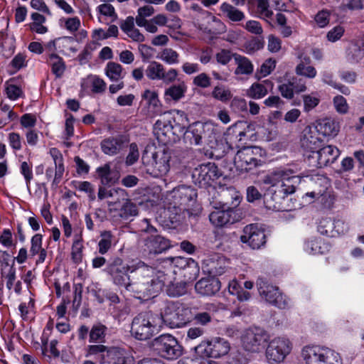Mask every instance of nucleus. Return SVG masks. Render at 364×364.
<instances>
[{
    "mask_svg": "<svg viewBox=\"0 0 364 364\" xmlns=\"http://www.w3.org/2000/svg\"><path fill=\"white\" fill-rule=\"evenodd\" d=\"M213 315L208 312H198L196 313L193 318V321L196 324H199L202 326L208 325L212 321Z\"/></svg>",
    "mask_w": 364,
    "mask_h": 364,
    "instance_id": "4d7b16f0",
    "label": "nucleus"
},
{
    "mask_svg": "<svg viewBox=\"0 0 364 364\" xmlns=\"http://www.w3.org/2000/svg\"><path fill=\"white\" fill-rule=\"evenodd\" d=\"M346 56L348 60L351 63H358L364 58V51L361 50V46L358 42H351L347 50Z\"/></svg>",
    "mask_w": 364,
    "mask_h": 364,
    "instance_id": "e433bc0d",
    "label": "nucleus"
},
{
    "mask_svg": "<svg viewBox=\"0 0 364 364\" xmlns=\"http://www.w3.org/2000/svg\"><path fill=\"white\" fill-rule=\"evenodd\" d=\"M161 328L162 320L159 314L145 311L134 317L130 332L136 339L146 341L159 333Z\"/></svg>",
    "mask_w": 364,
    "mask_h": 364,
    "instance_id": "20e7f679",
    "label": "nucleus"
},
{
    "mask_svg": "<svg viewBox=\"0 0 364 364\" xmlns=\"http://www.w3.org/2000/svg\"><path fill=\"white\" fill-rule=\"evenodd\" d=\"M318 232L328 237H333V220L331 218H323L318 225Z\"/></svg>",
    "mask_w": 364,
    "mask_h": 364,
    "instance_id": "09e8293b",
    "label": "nucleus"
},
{
    "mask_svg": "<svg viewBox=\"0 0 364 364\" xmlns=\"http://www.w3.org/2000/svg\"><path fill=\"white\" fill-rule=\"evenodd\" d=\"M301 356L305 364H343L340 353L326 346H305Z\"/></svg>",
    "mask_w": 364,
    "mask_h": 364,
    "instance_id": "0eeeda50",
    "label": "nucleus"
},
{
    "mask_svg": "<svg viewBox=\"0 0 364 364\" xmlns=\"http://www.w3.org/2000/svg\"><path fill=\"white\" fill-rule=\"evenodd\" d=\"M94 356L100 364H134V359L124 349L95 344L87 346L86 357Z\"/></svg>",
    "mask_w": 364,
    "mask_h": 364,
    "instance_id": "39448f33",
    "label": "nucleus"
},
{
    "mask_svg": "<svg viewBox=\"0 0 364 364\" xmlns=\"http://www.w3.org/2000/svg\"><path fill=\"white\" fill-rule=\"evenodd\" d=\"M144 252L149 254H159L168 250L171 245L169 240L159 235H153L148 236L144 239Z\"/></svg>",
    "mask_w": 364,
    "mask_h": 364,
    "instance_id": "5701e85b",
    "label": "nucleus"
},
{
    "mask_svg": "<svg viewBox=\"0 0 364 364\" xmlns=\"http://www.w3.org/2000/svg\"><path fill=\"white\" fill-rule=\"evenodd\" d=\"M264 151L258 146H247L239 150L234 158L236 168L240 171H248L262 166Z\"/></svg>",
    "mask_w": 364,
    "mask_h": 364,
    "instance_id": "f8f14e48",
    "label": "nucleus"
},
{
    "mask_svg": "<svg viewBox=\"0 0 364 364\" xmlns=\"http://www.w3.org/2000/svg\"><path fill=\"white\" fill-rule=\"evenodd\" d=\"M333 105L336 110L340 114H346L348 111L347 101L341 95H337L333 98Z\"/></svg>",
    "mask_w": 364,
    "mask_h": 364,
    "instance_id": "6e6d98bb",
    "label": "nucleus"
},
{
    "mask_svg": "<svg viewBox=\"0 0 364 364\" xmlns=\"http://www.w3.org/2000/svg\"><path fill=\"white\" fill-rule=\"evenodd\" d=\"M269 340L267 333L259 328H252L245 331L242 336V344L244 349L251 353L262 351Z\"/></svg>",
    "mask_w": 364,
    "mask_h": 364,
    "instance_id": "2eb2a0df",
    "label": "nucleus"
},
{
    "mask_svg": "<svg viewBox=\"0 0 364 364\" xmlns=\"http://www.w3.org/2000/svg\"><path fill=\"white\" fill-rule=\"evenodd\" d=\"M331 12L328 9L319 11L314 16V21L319 28H325L330 22Z\"/></svg>",
    "mask_w": 364,
    "mask_h": 364,
    "instance_id": "8fccbe9b",
    "label": "nucleus"
},
{
    "mask_svg": "<svg viewBox=\"0 0 364 364\" xmlns=\"http://www.w3.org/2000/svg\"><path fill=\"white\" fill-rule=\"evenodd\" d=\"M257 12L262 18H271L273 16V11L269 9L268 0H256Z\"/></svg>",
    "mask_w": 364,
    "mask_h": 364,
    "instance_id": "de8ad7c7",
    "label": "nucleus"
},
{
    "mask_svg": "<svg viewBox=\"0 0 364 364\" xmlns=\"http://www.w3.org/2000/svg\"><path fill=\"white\" fill-rule=\"evenodd\" d=\"M341 154L340 150L335 146L323 145L314 152V154L308 156L310 163L314 167L322 168L333 164Z\"/></svg>",
    "mask_w": 364,
    "mask_h": 364,
    "instance_id": "a211bd4d",
    "label": "nucleus"
},
{
    "mask_svg": "<svg viewBox=\"0 0 364 364\" xmlns=\"http://www.w3.org/2000/svg\"><path fill=\"white\" fill-rule=\"evenodd\" d=\"M187 87L183 82L178 85H174L168 87L165 91V96L169 97L175 101L179 100L186 92Z\"/></svg>",
    "mask_w": 364,
    "mask_h": 364,
    "instance_id": "ea45409f",
    "label": "nucleus"
},
{
    "mask_svg": "<svg viewBox=\"0 0 364 364\" xmlns=\"http://www.w3.org/2000/svg\"><path fill=\"white\" fill-rule=\"evenodd\" d=\"M280 176L277 170L265 176L262 180L264 184L269 186L264 195V205L267 208L275 211L280 210L282 200L286 197Z\"/></svg>",
    "mask_w": 364,
    "mask_h": 364,
    "instance_id": "6e6552de",
    "label": "nucleus"
},
{
    "mask_svg": "<svg viewBox=\"0 0 364 364\" xmlns=\"http://www.w3.org/2000/svg\"><path fill=\"white\" fill-rule=\"evenodd\" d=\"M153 346L161 357L173 360L182 353L181 346L178 341L169 334L161 335L153 341Z\"/></svg>",
    "mask_w": 364,
    "mask_h": 364,
    "instance_id": "4468645a",
    "label": "nucleus"
},
{
    "mask_svg": "<svg viewBox=\"0 0 364 364\" xmlns=\"http://www.w3.org/2000/svg\"><path fill=\"white\" fill-rule=\"evenodd\" d=\"M220 10L223 15L231 21L239 22L245 18L243 11L228 2H223L220 6Z\"/></svg>",
    "mask_w": 364,
    "mask_h": 364,
    "instance_id": "c756f323",
    "label": "nucleus"
},
{
    "mask_svg": "<svg viewBox=\"0 0 364 364\" xmlns=\"http://www.w3.org/2000/svg\"><path fill=\"white\" fill-rule=\"evenodd\" d=\"M276 60L272 58L266 60L260 66L259 70L257 71V75L258 77H266L269 75L275 68Z\"/></svg>",
    "mask_w": 364,
    "mask_h": 364,
    "instance_id": "603ef678",
    "label": "nucleus"
},
{
    "mask_svg": "<svg viewBox=\"0 0 364 364\" xmlns=\"http://www.w3.org/2000/svg\"><path fill=\"white\" fill-rule=\"evenodd\" d=\"M141 97L146 101L148 107V114L150 117H154L162 112L161 104L156 91L146 90Z\"/></svg>",
    "mask_w": 364,
    "mask_h": 364,
    "instance_id": "a878e982",
    "label": "nucleus"
},
{
    "mask_svg": "<svg viewBox=\"0 0 364 364\" xmlns=\"http://www.w3.org/2000/svg\"><path fill=\"white\" fill-rule=\"evenodd\" d=\"M211 131L210 124L198 122L188 127L184 134V139L190 144L200 145Z\"/></svg>",
    "mask_w": 364,
    "mask_h": 364,
    "instance_id": "412c9836",
    "label": "nucleus"
},
{
    "mask_svg": "<svg viewBox=\"0 0 364 364\" xmlns=\"http://www.w3.org/2000/svg\"><path fill=\"white\" fill-rule=\"evenodd\" d=\"M152 272L144 273L141 279L139 295L140 297H154L164 287L168 288L172 282V271L156 270L151 267Z\"/></svg>",
    "mask_w": 364,
    "mask_h": 364,
    "instance_id": "423d86ee",
    "label": "nucleus"
},
{
    "mask_svg": "<svg viewBox=\"0 0 364 364\" xmlns=\"http://www.w3.org/2000/svg\"><path fill=\"white\" fill-rule=\"evenodd\" d=\"M345 33V28L341 25H337L330 29L326 33V39L331 43L339 41Z\"/></svg>",
    "mask_w": 364,
    "mask_h": 364,
    "instance_id": "3c124183",
    "label": "nucleus"
},
{
    "mask_svg": "<svg viewBox=\"0 0 364 364\" xmlns=\"http://www.w3.org/2000/svg\"><path fill=\"white\" fill-rule=\"evenodd\" d=\"M96 172L103 185L114 184L118 181V176L117 174L113 176V173L111 172L110 166L107 164L98 167Z\"/></svg>",
    "mask_w": 364,
    "mask_h": 364,
    "instance_id": "c9c22d12",
    "label": "nucleus"
},
{
    "mask_svg": "<svg viewBox=\"0 0 364 364\" xmlns=\"http://www.w3.org/2000/svg\"><path fill=\"white\" fill-rule=\"evenodd\" d=\"M244 28L250 33L255 35H261L263 33V28L261 23L255 20L247 21Z\"/></svg>",
    "mask_w": 364,
    "mask_h": 364,
    "instance_id": "052dcab7",
    "label": "nucleus"
},
{
    "mask_svg": "<svg viewBox=\"0 0 364 364\" xmlns=\"http://www.w3.org/2000/svg\"><path fill=\"white\" fill-rule=\"evenodd\" d=\"M49 60L53 73L57 77H60L65 70V65L63 58L55 53H50Z\"/></svg>",
    "mask_w": 364,
    "mask_h": 364,
    "instance_id": "58836bf2",
    "label": "nucleus"
},
{
    "mask_svg": "<svg viewBox=\"0 0 364 364\" xmlns=\"http://www.w3.org/2000/svg\"><path fill=\"white\" fill-rule=\"evenodd\" d=\"M278 90L286 99L291 100L294 97V90L291 82L281 84L278 87Z\"/></svg>",
    "mask_w": 364,
    "mask_h": 364,
    "instance_id": "13d9d810",
    "label": "nucleus"
},
{
    "mask_svg": "<svg viewBox=\"0 0 364 364\" xmlns=\"http://www.w3.org/2000/svg\"><path fill=\"white\" fill-rule=\"evenodd\" d=\"M321 240H314L307 242L305 244L304 248H305V250L309 254H312V255L320 254V253L322 254L323 251L321 250Z\"/></svg>",
    "mask_w": 364,
    "mask_h": 364,
    "instance_id": "bf43d9fd",
    "label": "nucleus"
},
{
    "mask_svg": "<svg viewBox=\"0 0 364 364\" xmlns=\"http://www.w3.org/2000/svg\"><path fill=\"white\" fill-rule=\"evenodd\" d=\"M117 215L124 220H128L131 217H135L139 213V210L136 204L133 203L128 198L122 203L120 208H117L115 211Z\"/></svg>",
    "mask_w": 364,
    "mask_h": 364,
    "instance_id": "2f4dec72",
    "label": "nucleus"
},
{
    "mask_svg": "<svg viewBox=\"0 0 364 364\" xmlns=\"http://www.w3.org/2000/svg\"><path fill=\"white\" fill-rule=\"evenodd\" d=\"M230 343L225 338L215 337L210 340H203L194 348L196 355L201 359L208 358H219L228 353Z\"/></svg>",
    "mask_w": 364,
    "mask_h": 364,
    "instance_id": "9b49d317",
    "label": "nucleus"
},
{
    "mask_svg": "<svg viewBox=\"0 0 364 364\" xmlns=\"http://www.w3.org/2000/svg\"><path fill=\"white\" fill-rule=\"evenodd\" d=\"M186 292V287L185 282H177L173 284L172 282L168 284L167 293L171 296H179Z\"/></svg>",
    "mask_w": 364,
    "mask_h": 364,
    "instance_id": "864d4df0",
    "label": "nucleus"
},
{
    "mask_svg": "<svg viewBox=\"0 0 364 364\" xmlns=\"http://www.w3.org/2000/svg\"><path fill=\"white\" fill-rule=\"evenodd\" d=\"M109 198L110 199L107 202L109 210L110 213H115L117 210V207L128 198L127 191L122 188H117L109 189V193L108 194Z\"/></svg>",
    "mask_w": 364,
    "mask_h": 364,
    "instance_id": "bb28decb",
    "label": "nucleus"
},
{
    "mask_svg": "<svg viewBox=\"0 0 364 364\" xmlns=\"http://www.w3.org/2000/svg\"><path fill=\"white\" fill-rule=\"evenodd\" d=\"M2 275L6 279V287L11 290L16 280V268L14 266L9 267L7 270L2 271Z\"/></svg>",
    "mask_w": 364,
    "mask_h": 364,
    "instance_id": "680f3d73",
    "label": "nucleus"
},
{
    "mask_svg": "<svg viewBox=\"0 0 364 364\" xmlns=\"http://www.w3.org/2000/svg\"><path fill=\"white\" fill-rule=\"evenodd\" d=\"M295 73L298 76L314 79L317 75V71L316 69L311 65L298 63L295 68Z\"/></svg>",
    "mask_w": 364,
    "mask_h": 364,
    "instance_id": "37998d69",
    "label": "nucleus"
},
{
    "mask_svg": "<svg viewBox=\"0 0 364 364\" xmlns=\"http://www.w3.org/2000/svg\"><path fill=\"white\" fill-rule=\"evenodd\" d=\"M105 74L112 81L122 80L124 77L122 66L114 62H109L105 67Z\"/></svg>",
    "mask_w": 364,
    "mask_h": 364,
    "instance_id": "72a5a7b5",
    "label": "nucleus"
},
{
    "mask_svg": "<svg viewBox=\"0 0 364 364\" xmlns=\"http://www.w3.org/2000/svg\"><path fill=\"white\" fill-rule=\"evenodd\" d=\"M195 289L201 295L212 296L220 289V282L214 277L203 278L196 282Z\"/></svg>",
    "mask_w": 364,
    "mask_h": 364,
    "instance_id": "393cba45",
    "label": "nucleus"
},
{
    "mask_svg": "<svg viewBox=\"0 0 364 364\" xmlns=\"http://www.w3.org/2000/svg\"><path fill=\"white\" fill-rule=\"evenodd\" d=\"M105 272L111 277L115 285L139 294V288L144 273L149 274L152 269L151 267L142 261L134 262L131 265H128L124 263L122 258L116 257L109 262Z\"/></svg>",
    "mask_w": 364,
    "mask_h": 364,
    "instance_id": "f257e3e1",
    "label": "nucleus"
},
{
    "mask_svg": "<svg viewBox=\"0 0 364 364\" xmlns=\"http://www.w3.org/2000/svg\"><path fill=\"white\" fill-rule=\"evenodd\" d=\"M240 240L252 249H259L266 243V235L263 228L258 225L250 224L244 228Z\"/></svg>",
    "mask_w": 364,
    "mask_h": 364,
    "instance_id": "aec40b11",
    "label": "nucleus"
},
{
    "mask_svg": "<svg viewBox=\"0 0 364 364\" xmlns=\"http://www.w3.org/2000/svg\"><path fill=\"white\" fill-rule=\"evenodd\" d=\"M107 327L98 323L92 326L90 331V343H103L105 341V336L107 332Z\"/></svg>",
    "mask_w": 364,
    "mask_h": 364,
    "instance_id": "f704fd0d",
    "label": "nucleus"
},
{
    "mask_svg": "<svg viewBox=\"0 0 364 364\" xmlns=\"http://www.w3.org/2000/svg\"><path fill=\"white\" fill-rule=\"evenodd\" d=\"M226 135L230 140H236L240 141L245 135L242 123H236L230 127L226 132Z\"/></svg>",
    "mask_w": 364,
    "mask_h": 364,
    "instance_id": "c03bdc74",
    "label": "nucleus"
},
{
    "mask_svg": "<svg viewBox=\"0 0 364 364\" xmlns=\"http://www.w3.org/2000/svg\"><path fill=\"white\" fill-rule=\"evenodd\" d=\"M100 236L101 239L98 242V250L101 255H105L111 247L112 235L110 231H104Z\"/></svg>",
    "mask_w": 364,
    "mask_h": 364,
    "instance_id": "a18cd8bd",
    "label": "nucleus"
},
{
    "mask_svg": "<svg viewBox=\"0 0 364 364\" xmlns=\"http://www.w3.org/2000/svg\"><path fill=\"white\" fill-rule=\"evenodd\" d=\"M6 92L7 97L12 100H16L23 95L22 90L14 85H7L6 87Z\"/></svg>",
    "mask_w": 364,
    "mask_h": 364,
    "instance_id": "774afa93",
    "label": "nucleus"
},
{
    "mask_svg": "<svg viewBox=\"0 0 364 364\" xmlns=\"http://www.w3.org/2000/svg\"><path fill=\"white\" fill-rule=\"evenodd\" d=\"M268 93L267 88L262 83H253L247 90V96L255 99L259 100L266 96Z\"/></svg>",
    "mask_w": 364,
    "mask_h": 364,
    "instance_id": "a19ab883",
    "label": "nucleus"
},
{
    "mask_svg": "<svg viewBox=\"0 0 364 364\" xmlns=\"http://www.w3.org/2000/svg\"><path fill=\"white\" fill-rule=\"evenodd\" d=\"M157 58L167 65H176L179 63V54L171 48H164L157 55Z\"/></svg>",
    "mask_w": 364,
    "mask_h": 364,
    "instance_id": "4c0bfd02",
    "label": "nucleus"
},
{
    "mask_svg": "<svg viewBox=\"0 0 364 364\" xmlns=\"http://www.w3.org/2000/svg\"><path fill=\"white\" fill-rule=\"evenodd\" d=\"M220 176L217 166L214 163L208 162L198 166L192 173L194 183L201 188L211 185V183Z\"/></svg>",
    "mask_w": 364,
    "mask_h": 364,
    "instance_id": "f3484780",
    "label": "nucleus"
},
{
    "mask_svg": "<svg viewBox=\"0 0 364 364\" xmlns=\"http://www.w3.org/2000/svg\"><path fill=\"white\" fill-rule=\"evenodd\" d=\"M169 206L167 212L171 223L180 222L183 215H192L198 210L197 192L188 186H179L173 188L168 195Z\"/></svg>",
    "mask_w": 364,
    "mask_h": 364,
    "instance_id": "f03ea898",
    "label": "nucleus"
},
{
    "mask_svg": "<svg viewBox=\"0 0 364 364\" xmlns=\"http://www.w3.org/2000/svg\"><path fill=\"white\" fill-rule=\"evenodd\" d=\"M225 259H220L216 262H212V267L210 269V273L213 275L214 277L215 276H219L223 274L225 272Z\"/></svg>",
    "mask_w": 364,
    "mask_h": 364,
    "instance_id": "69168bd1",
    "label": "nucleus"
},
{
    "mask_svg": "<svg viewBox=\"0 0 364 364\" xmlns=\"http://www.w3.org/2000/svg\"><path fill=\"white\" fill-rule=\"evenodd\" d=\"M278 171L282 175L280 176L282 179V181L286 196L294 193L301 181V177L299 175H295V172L291 168L279 169Z\"/></svg>",
    "mask_w": 364,
    "mask_h": 364,
    "instance_id": "b1692460",
    "label": "nucleus"
},
{
    "mask_svg": "<svg viewBox=\"0 0 364 364\" xmlns=\"http://www.w3.org/2000/svg\"><path fill=\"white\" fill-rule=\"evenodd\" d=\"M221 196L223 200L220 201V208H216L209 215L210 222L218 228L237 223L245 217L242 210L237 208L240 202V197L234 189L223 191Z\"/></svg>",
    "mask_w": 364,
    "mask_h": 364,
    "instance_id": "7ed1b4c3",
    "label": "nucleus"
},
{
    "mask_svg": "<svg viewBox=\"0 0 364 364\" xmlns=\"http://www.w3.org/2000/svg\"><path fill=\"white\" fill-rule=\"evenodd\" d=\"M303 101L304 110L308 112L316 107L318 105L320 100L315 96L305 95L303 96Z\"/></svg>",
    "mask_w": 364,
    "mask_h": 364,
    "instance_id": "338daca9",
    "label": "nucleus"
},
{
    "mask_svg": "<svg viewBox=\"0 0 364 364\" xmlns=\"http://www.w3.org/2000/svg\"><path fill=\"white\" fill-rule=\"evenodd\" d=\"M145 75L150 80H161L168 85L173 82L178 77V71L175 68L166 70L165 67L157 61H151L147 65Z\"/></svg>",
    "mask_w": 364,
    "mask_h": 364,
    "instance_id": "6ab92c4d",
    "label": "nucleus"
},
{
    "mask_svg": "<svg viewBox=\"0 0 364 364\" xmlns=\"http://www.w3.org/2000/svg\"><path fill=\"white\" fill-rule=\"evenodd\" d=\"M42 235L36 234L31 238V247L30 252L32 256H35L41 252L42 248Z\"/></svg>",
    "mask_w": 364,
    "mask_h": 364,
    "instance_id": "e2e57ef3",
    "label": "nucleus"
},
{
    "mask_svg": "<svg viewBox=\"0 0 364 364\" xmlns=\"http://www.w3.org/2000/svg\"><path fill=\"white\" fill-rule=\"evenodd\" d=\"M193 83L197 87L207 88L210 85L211 80L206 73H201L193 78Z\"/></svg>",
    "mask_w": 364,
    "mask_h": 364,
    "instance_id": "5fc2aeb1",
    "label": "nucleus"
},
{
    "mask_svg": "<svg viewBox=\"0 0 364 364\" xmlns=\"http://www.w3.org/2000/svg\"><path fill=\"white\" fill-rule=\"evenodd\" d=\"M190 309L178 301H167L159 315L165 324L171 328H181L188 321Z\"/></svg>",
    "mask_w": 364,
    "mask_h": 364,
    "instance_id": "1a4fd4ad",
    "label": "nucleus"
},
{
    "mask_svg": "<svg viewBox=\"0 0 364 364\" xmlns=\"http://www.w3.org/2000/svg\"><path fill=\"white\" fill-rule=\"evenodd\" d=\"M76 188L80 191L85 192L88 194L89 198L91 200H94L95 199V189L93 186L88 181H81L78 182Z\"/></svg>",
    "mask_w": 364,
    "mask_h": 364,
    "instance_id": "0e129e2a",
    "label": "nucleus"
},
{
    "mask_svg": "<svg viewBox=\"0 0 364 364\" xmlns=\"http://www.w3.org/2000/svg\"><path fill=\"white\" fill-rule=\"evenodd\" d=\"M211 95L215 100L223 102L229 101L232 97L231 91L222 85H216L212 91Z\"/></svg>",
    "mask_w": 364,
    "mask_h": 364,
    "instance_id": "79ce46f5",
    "label": "nucleus"
},
{
    "mask_svg": "<svg viewBox=\"0 0 364 364\" xmlns=\"http://www.w3.org/2000/svg\"><path fill=\"white\" fill-rule=\"evenodd\" d=\"M155 10L152 6H144L138 9L137 16H136L135 21L136 25H144L147 21L146 17L151 16L154 14Z\"/></svg>",
    "mask_w": 364,
    "mask_h": 364,
    "instance_id": "49530a36",
    "label": "nucleus"
},
{
    "mask_svg": "<svg viewBox=\"0 0 364 364\" xmlns=\"http://www.w3.org/2000/svg\"><path fill=\"white\" fill-rule=\"evenodd\" d=\"M323 144L320 134L314 127H306L303 131L301 145L304 150L311 153L316 152Z\"/></svg>",
    "mask_w": 364,
    "mask_h": 364,
    "instance_id": "4be33fe9",
    "label": "nucleus"
},
{
    "mask_svg": "<svg viewBox=\"0 0 364 364\" xmlns=\"http://www.w3.org/2000/svg\"><path fill=\"white\" fill-rule=\"evenodd\" d=\"M314 127L319 134L328 136H336L340 129L338 122L332 119H323Z\"/></svg>",
    "mask_w": 364,
    "mask_h": 364,
    "instance_id": "cd10ccee",
    "label": "nucleus"
},
{
    "mask_svg": "<svg viewBox=\"0 0 364 364\" xmlns=\"http://www.w3.org/2000/svg\"><path fill=\"white\" fill-rule=\"evenodd\" d=\"M257 286L259 294L266 301L279 309H284L288 306L289 302L286 296L279 291L277 287L269 284L265 279L259 277Z\"/></svg>",
    "mask_w": 364,
    "mask_h": 364,
    "instance_id": "dca6fc26",
    "label": "nucleus"
},
{
    "mask_svg": "<svg viewBox=\"0 0 364 364\" xmlns=\"http://www.w3.org/2000/svg\"><path fill=\"white\" fill-rule=\"evenodd\" d=\"M173 127L168 120L164 118L159 119L154 124V132L159 140L163 143H167L166 138L172 134Z\"/></svg>",
    "mask_w": 364,
    "mask_h": 364,
    "instance_id": "c85d7f7f",
    "label": "nucleus"
},
{
    "mask_svg": "<svg viewBox=\"0 0 364 364\" xmlns=\"http://www.w3.org/2000/svg\"><path fill=\"white\" fill-rule=\"evenodd\" d=\"M171 158V153L163 149L151 153V156L147 153L143 154L142 161L146 172L157 178L166 175L169 171Z\"/></svg>",
    "mask_w": 364,
    "mask_h": 364,
    "instance_id": "9d476101",
    "label": "nucleus"
},
{
    "mask_svg": "<svg viewBox=\"0 0 364 364\" xmlns=\"http://www.w3.org/2000/svg\"><path fill=\"white\" fill-rule=\"evenodd\" d=\"M237 68L235 70L236 75H250L252 73L254 66L252 62L246 57L239 54H232Z\"/></svg>",
    "mask_w": 364,
    "mask_h": 364,
    "instance_id": "7c9ffc66",
    "label": "nucleus"
},
{
    "mask_svg": "<svg viewBox=\"0 0 364 364\" xmlns=\"http://www.w3.org/2000/svg\"><path fill=\"white\" fill-rule=\"evenodd\" d=\"M123 147V141L122 138H108L103 140L101 143L102 151L107 155H114L117 154Z\"/></svg>",
    "mask_w": 364,
    "mask_h": 364,
    "instance_id": "473e14b6",
    "label": "nucleus"
},
{
    "mask_svg": "<svg viewBox=\"0 0 364 364\" xmlns=\"http://www.w3.org/2000/svg\"><path fill=\"white\" fill-rule=\"evenodd\" d=\"M292 350V343L289 338L278 336L270 340L267 346L265 356L269 364L282 363Z\"/></svg>",
    "mask_w": 364,
    "mask_h": 364,
    "instance_id": "ddd939ff",
    "label": "nucleus"
}]
</instances>
